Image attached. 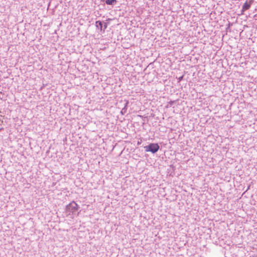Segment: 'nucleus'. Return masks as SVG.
<instances>
[{"mask_svg":"<svg viewBox=\"0 0 257 257\" xmlns=\"http://www.w3.org/2000/svg\"><path fill=\"white\" fill-rule=\"evenodd\" d=\"M251 5V2L248 3L247 2H245L242 6V9L243 11H246L248 10Z\"/></svg>","mask_w":257,"mask_h":257,"instance_id":"obj_3","label":"nucleus"},{"mask_svg":"<svg viewBox=\"0 0 257 257\" xmlns=\"http://www.w3.org/2000/svg\"><path fill=\"white\" fill-rule=\"evenodd\" d=\"M146 152H150L153 154L156 153L159 150L160 147L157 143H151L144 147Z\"/></svg>","mask_w":257,"mask_h":257,"instance_id":"obj_1","label":"nucleus"},{"mask_svg":"<svg viewBox=\"0 0 257 257\" xmlns=\"http://www.w3.org/2000/svg\"><path fill=\"white\" fill-rule=\"evenodd\" d=\"M97 24H99V26H100V30L102 29V24L101 22L100 21H96V25L97 26Z\"/></svg>","mask_w":257,"mask_h":257,"instance_id":"obj_5","label":"nucleus"},{"mask_svg":"<svg viewBox=\"0 0 257 257\" xmlns=\"http://www.w3.org/2000/svg\"><path fill=\"white\" fill-rule=\"evenodd\" d=\"M106 4L109 5H111L116 2V0H106Z\"/></svg>","mask_w":257,"mask_h":257,"instance_id":"obj_4","label":"nucleus"},{"mask_svg":"<svg viewBox=\"0 0 257 257\" xmlns=\"http://www.w3.org/2000/svg\"><path fill=\"white\" fill-rule=\"evenodd\" d=\"M182 78H183V76H181V77H179V79L180 80H181L182 79Z\"/></svg>","mask_w":257,"mask_h":257,"instance_id":"obj_6","label":"nucleus"},{"mask_svg":"<svg viewBox=\"0 0 257 257\" xmlns=\"http://www.w3.org/2000/svg\"><path fill=\"white\" fill-rule=\"evenodd\" d=\"M78 209V205L75 201H72L66 206V210L72 213L76 211Z\"/></svg>","mask_w":257,"mask_h":257,"instance_id":"obj_2","label":"nucleus"}]
</instances>
